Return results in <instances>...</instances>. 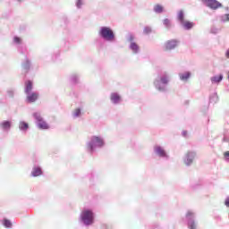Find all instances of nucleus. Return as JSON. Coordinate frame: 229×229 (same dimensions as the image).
<instances>
[{
  "label": "nucleus",
  "mask_w": 229,
  "mask_h": 229,
  "mask_svg": "<svg viewBox=\"0 0 229 229\" xmlns=\"http://www.w3.org/2000/svg\"><path fill=\"white\" fill-rule=\"evenodd\" d=\"M227 80L229 81V72H228V73H227Z\"/></svg>",
  "instance_id": "nucleus-41"
},
{
  "label": "nucleus",
  "mask_w": 229,
  "mask_h": 229,
  "mask_svg": "<svg viewBox=\"0 0 229 229\" xmlns=\"http://www.w3.org/2000/svg\"><path fill=\"white\" fill-rule=\"evenodd\" d=\"M186 224L189 229H197L198 223L196 221V214L192 210H188L185 216Z\"/></svg>",
  "instance_id": "nucleus-4"
},
{
  "label": "nucleus",
  "mask_w": 229,
  "mask_h": 229,
  "mask_svg": "<svg viewBox=\"0 0 229 229\" xmlns=\"http://www.w3.org/2000/svg\"><path fill=\"white\" fill-rule=\"evenodd\" d=\"M225 57H227L229 59V48L225 52Z\"/></svg>",
  "instance_id": "nucleus-40"
},
{
  "label": "nucleus",
  "mask_w": 229,
  "mask_h": 229,
  "mask_svg": "<svg viewBox=\"0 0 229 229\" xmlns=\"http://www.w3.org/2000/svg\"><path fill=\"white\" fill-rule=\"evenodd\" d=\"M191 77V72H184L183 73H179V79L182 82H187Z\"/></svg>",
  "instance_id": "nucleus-12"
},
{
  "label": "nucleus",
  "mask_w": 229,
  "mask_h": 229,
  "mask_svg": "<svg viewBox=\"0 0 229 229\" xmlns=\"http://www.w3.org/2000/svg\"><path fill=\"white\" fill-rule=\"evenodd\" d=\"M89 176L90 185H95L98 180V174H96V173H90Z\"/></svg>",
  "instance_id": "nucleus-17"
},
{
  "label": "nucleus",
  "mask_w": 229,
  "mask_h": 229,
  "mask_svg": "<svg viewBox=\"0 0 229 229\" xmlns=\"http://www.w3.org/2000/svg\"><path fill=\"white\" fill-rule=\"evenodd\" d=\"M129 48L133 54H139L140 50L138 43L135 42V39H133L132 43L129 45Z\"/></svg>",
  "instance_id": "nucleus-14"
},
{
  "label": "nucleus",
  "mask_w": 229,
  "mask_h": 229,
  "mask_svg": "<svg viewBox=\"0 0 229 229\" xmlns=\"http://www.w3.org/2000/svg\"><path fill=\"white\" fill-rule=\"evenodd\" d=\"M19 128H20V130L26 131V130H28V128H30V125L26 122H21L19 124Z\"/></svg>",
  "instance_id": "nucleus-25"
},
{
  "label": "nucleus",
  "mask_w": 229,
  "mask_h": 229,
  "mask_svg": "<svg viewBox=\"0 0 229 229\" xmlns=\"http://www.w3.org/2000/svg\"><path fill=\"white\" fill-rule=\"evenodd\" d=\"M193 27H194L193 21H189L184 20V29H185V30H191V29H193Z\"/></svg>",
  "instance_id": "nucleus-19"
},
{
  "label": "nucleus",
  "mask_w": 229,
  "mask_h": 229,
  "mask_svg": "<svg viewBox=\"0 0 229 229\" xmlns=\"http://www.w3.org/2000/svg\"><path fill=\"white\" fill-rule=\"evenodd\" d=\"M223 140H224L225 142H229V133H225V134H224V139H223Z\"/></svg>",
  "instance_id": "nucleus-34"
},
{
  "label": "nucleus",
  "mask_w": 229,
  "mask_h": 229,
  "mask_svg": "<svg viewBox=\"0 0 229 229\" xmlns=\"http://www.w3.org/2000/svg\"><path fill=\"white\" fill-rule=\"evenodd\" d=\"M104 146H106L105 139L98 135H93L89 142V153L93 155V153L101 149Z\"/></svg>",
  "instance_id": "nucleus-2"
},
{
  "label": "nucleus",
  "mask_w": 229,
  "mask_h": 229,
  "mask_svg": "<svg viewBox=\"0 0 229 229\" xmlns=\"http://www.w3.org/2000/svg\"><path fill=\"white\" fill-rule=\"evenodd\" d=\"M219 32V29H217V27H211V33L212 34H217Z\"/></svg>",
  "instance_id": "nucleus-33"
},
{
  "label": "nucleus",
  "mask_w": 229,
  "mask_h": 229,
  "mask_svg": "<svg viewBox=\"0 0 229 229\" xmlns=\"http://www.w3.org/2000/svg\"><path fill=\"white\" fill-rule=\"evenodd\" d=\"M11 126H12V123L9 121H5L1 123V127L3 128V130H10Z\"/></svg>",
  "instance_id": "nucleus-24"
},
{
  "label": "nucleus",
  "mask_w": 229,
  "mask_h": 229,
  "mask_svg": "<svg viewBox=\"0 0 229 229\" xmlns=\"http://www.w3.org/2000/svg\"><path fill=\"white\" fill-rule=\"evenodd\" d=\"M81 220L84 224H87V211H83L81 215Z\"/></svg>",
  "instance_id": "nucleus-29"
},
{
  "label": "nucleus",
  "mask_w": 229,
  "mask_h": 229,
  "mask_svg": "<svg viewBox=\"0 0 229 229\" xmlns=\"http://www.w3.org/2000/svg\"><path fill=\"white\" fill-rule=\"evenodd\" d=\"M225 160H229V151H225Z\"/></svg>",
  "instance_id": "nucleus-39"
},
{
  "label": "nucleus",
  "mask_w": 229,
  "mask_h": 229,
  "mask_svg": "<svg viewBox=\"0 0 229 229\" xmlns=\"http://www.w3.org/2000/svg\"><path fill=\"white\" fill-rule=\"evenodd\" d=\"M201 2L210 9H218L219 7H223V4L218 0H201Z\"/></svg>",
  "instance_id": "nucleus-8"
},
{
  "label": "nucleus",
  "mask_w": 229,
  "mask_h": 229,
  "mask_svg": "<svg viewBox=\"0 0 229 229\" xmlns=\"http://www.w3.org/2000/svg\"><path fill=\"white\" fill-rule=\"evenodd\" d=\"M152 32V27H149V25H147L143 29V33L144 34H150Z\"/></svg>",
  "instance_id": "nucleus-26"
},
{
  "label": "nucleus",
  "mask_w": 229,
  "mask_h": 229,
  "mask_svg": "<svg viewBox=\"0 0 229 229\" xmlns=\"http://www.w3.org/2000/svg\"><path fill=\"white\" fill-rule=\"evenodd\" d=\"M38 128H40V130H48L49 125L47 124V123L42 120L41 122H38Z\"/></svg>",
  "instance_id": "nucleus-20"
},
{
  "label": "nucleus",
  "mask_w": 229,
  "mask_h": 229,
  "mask_svg": "<svg viewBox=\"0 0 229 229\" xmlns=\"http://www.w3.org/2000/svg\"><path fill=\"white\" fill-rule=\"evenodd\" d=\"M154 153L160 158H165V160L169 159V155L165 151V148H163V146H159V145L154 146Z\"/></svg>",
  "instance_id": "nucleus-7"
},
{
  "label": "nucleus",
  "mask_w": 229,
  "mask_h": 229,
  "mask_svg": "<svg viewBox=\"0 0 229 229\" xmlns=\"http://www.w3.org/2000/svg\"><path fill=\"white\" fill-rule=\"evenodd\" d=\"M134 39H135V37H134L133 34H129V35L127 36V41L130 42V45H131V43H133V40H134Z\"/></svg>",
  "instance_id": "nucleus-27"
},
{
  "label": "nucleus",
  "mask_w": 229,
  "mask_h": 229,
  "mask_svg": "<svg viewBox=\"0 0 229 229\" xmlns=\"http://www.w3.org/2000/svg\"><path fill=\"white\" fill-rule=\"evenodd\" d=\"M224 79L223 73H220V75H215L214 77H211V83L212 84H220Z\"/></svg>",
  "instance_id": "nucleus-15"
},
{
  "label": "nucleus",
  "mask_w": 229,
  "mask_h": 229,
  "mask_svg": "<svg viewBox=\"0 0 229 229\" xmlns=\"http://www.w3.org/2000/svg\"><path fill=\"white\" fill-rule=\"evenodd\" d=\"M163 23L165 29H168V30L172 29V21L171 20H169V18H165L163 20Z\"/></svg>",
  "instance_id": "nucleus-22"
},
{
  "label": "nucleus",
  "mask_w": 229,
  "mask_h": 229,
  "mask_svg": "<svg viewBox=\"0 0 229 229\" xmlns=\"http://www.w3.org/2000/svg\"><path fill=\"white\" fill-rule=\"evenodd\" d=\"M182 137H188V131H187V130H182Z\"/></svg>",
  "instance_id": "nucleus-37"
},
{
  "label": "nucleus",
  "mask_w": 229,
  "mask_h": 229,
  "mask_svg": "<svg viewBox=\"0 0 229 229\" xmlns=\"http://www.w3.org/2000/svg\"><path fill=\"white\" fill-rule=\"evenodd\" d=\"M218 100H219V97L217 93H214L209 97V104H217Z\"/></svg>",
  "instance_id": "nucleus-18"
},
{
  "label": "nucleus",
  "mask_w": 229,
  "mask_h": 229,
  "mask_svg": "<svg viewBox=\"0 0 229 229\" xmlns=\"http://www.w3.org/2000/svg\"><path fill=\"white\" fill-rule=\"evenodd\" d=\"M33 116L35 117L36 120H38V123L42 121V116H40V114L35 113Z\"/></svg>",
  "instance_id": "nucleus-30"
},
{
  "label": "nucleus",
  "mask_w": 229,
  "mask_h": 229,
  "mask_svg": "<svg viewBox=\"0 0 229 229\" xmlns=\"http://www.w3.org/2000/svg\"><path fill=\"white\" fill-rule=\"evenodd\" d=\"M110 100L114 106H119V104H121L123 98H122L121 95H119V93H111Z\"/></svg>",
  "instance_id": "nucleus-9"
},
{
  "label": "nucleus",
  "mask_w": 229,
  "mask_h": 229,
  "mask_svg": "<svg viewBox=\"0 0 229 229\" xmlns=\"http://www.w3.org/2000/svg\"><path fill=\"white\" fill-rule=\"evenodd\" d=\"M81 114V110H80L79 108L75 109L74 112H73L74 117L80 116Z\"/></svg>",
  "instance_id": "nucleus-32"
},
{
  "label": "nucleus",
  "mask_w": 229,
  "mask_h": 229,
  "mask_svg": "<svg viewBox=\"0 0 229 229\" xmlns=\"http://www.w3.org/2000/svg\"><path fill=\"white\" fill-rule=\"evenodd\" d=\"M14 42H15L16 44H21V38L15 37V38H14Z\"/></svg>",
  "instance_id": "nucleus-38"
},
{
  "label": "nucleus",
  "mask_w": 229,
  "mask_h": 229,
  "mask_svg": "<svg viewBox=\"0 0 229 229\" xmlns=\"http://www.w3.org/2000/svg\"><path fill=\"white\" fill-rule=\"evenodd\" d=\"M33 90V82L31 81H27L25 82V94H30Z\"/></svg>",
  "instance_id": "nucleus-16"
},
{
  "label": "nucleus",
  "mask_w": 229,
  "mask_h": 229,
  "mask_svg": "<svg viewBox=\"0 0 229 229\" xmlns=\"http://www.w3.org/2000/svg\"><path fill=\"white\" fill-rule=\"evenodd\" d=\"M32 176H40L42 174V169L40 167H35L31 173Z\"/></svg>",
  "instance_id": "nucleus-23"
},
{
  "label": "nucleus",
  "mask_w": 229,
  "mask_h": 229,
  "mask_svg": "<svg viewBox=\"0 0 229 229\" xmlns=\"http://www.w3.org/2000/svg\"><path fill=\"white\" fill-rule=\"evenodd\" d=\"M4 226H5L6 228H10L12 226V222H10V220H8V219H4Z\"/></svg>",
  "instance_id": "nucleus-28"
},
{
  "label": "nucleus",
  "mask_w": 229,
  "mask_h": 229,
  "mask_svg": "<svg viewBox=\"0 0 229 229\" xmlns=\"http://www.w3.org/2000/svg\"><path fill=\"white\" fill-rule=\"evenodd\" d=\"M27 101L29 103H35V101H37L38 99V93L37 92H33V93H29L27 94Z\"/></svg>",
  "instance_id": "nucleus-13"
},
{
  "label": "nucleus",
  "mask_w": 229,
  "mask_h": 229,
  "mask_svg": "<svg viewBox=\"0 0 229 229\" xmlns=\"http://www.w3.org/2000/svg\"><path fill=\"white\" fill-rule=\"evenodd\" d=\"M171 81L172 74L170 72H161V73L154 79V88L160 93H166Z\"/></svg>",
  "instance_id": "nucleus-1"
},
{
  "label": "nucleus",
  "mask_w": 229,
  "mask_h": 229,
  "mask_svg": "<svg viewBox=\"0 0 229 229\" xmlns=\"http://www.w3.org/2000/svg\"><path fill=\"white\" fill-rule=\"evenodd\" d=\"M178 45H180L179 39H167V41H165L163 48L166 52H171L177 48Z\"/></svg>",
  "instance_id": "nucleus-6"
},
{
  "label": "nucleus",
  "mask_w": 229,
  "mask_h": 229,
  "mask_svg": "<svg viewBox=\"0 0 229 229\" xmlns=\"http://www.w3.org/2000/svg\"><path fill=\"white\" fill-rule=\"evenodd\" d=\"M221 20H222V21H229V13L223 14L221 16Z\"/></svg>",
  "instance_id": "nucleus-31"
},
{
  "label": "nucleus",
  "mask_w": 229,
  "mask_h": 229,
  "mask_svg": "<svg viewBox=\"0 0 229 229\" xmlns=\"http://www.w3.org/2000/svg\"><path fill=\"white\" fill-rule=\"evenodd\" d=\"M96 221V214L93 210L88 208V228L89 226H92Z\"/></svg>",
  "instance_id": "nucleus-10"
},
{
  "label": "nucleus",
  "mask_w": 229,
  "mask_h": 229,
  "mask_svg": "<svg viewBox=\"0 0 229 229\" xmlns=\"http://www.w3.org/2000/svg\"><path fill=\"white\" fill-rule=\"evenodd\" d=\"M225 206L229 208V196H227L225 199Z\"/></svg>",
  "instance_id": "nucleus-35"
},
{
  "label": "nucleus",
  "mask_w": 229,
  "mask_h": 229,
  "mask_svg": "<svg viewBox=\"0 0 229 229\" xmlns=\"http://www.w3.org/2000/svg\"><path fill=\"white\" fill-rule=\"evenodd\" d=\"M98 36L104 39V41H108L109 43H114L116 37L115 32L111 29V27L102 26L98 30Z\"/></svg>",
  "instance_id": "nucleus-3"
},
{
  "label": "nucleus",
  "mask_w": 229,
  "mask_h": 229,
  "mask_svg": "<svg viewBox=\"0 0 229 229\" xmlns=\"http://www.w3.org/2000/svg\"><path fill=\"white\" fill-rule=\"evenodd\" d=\"M197 158V151H187L182 157V160L185 165L188 167L192 165Z\"/></svg>",
  "instance_id": "nucleus-5"
},
{
  "label": "nucleus",
  "mask_w": 229,
  "mask_h": 229,
  "mask_svg": "<svg viewBox=\"0 0 229 229\" xmlns=\"http://www.w3.org/2000/svg\"><path fill=\"white\" fill-rule=\"evenodd\" d=\"M76 4L77 7L81 8V6L83 5V2L81 0H78Z\"/></svg>",
  "instance_id": "nucleus-36"
},
{
  "label": "nucleus",
  "mask_w": 229,
  "mask_h": 229,
  "mask_svg": "<svg viewBox=\"0 0 229 229\" xmlns=\"http://www.w3.org/2000/svg\"><path fill=\"white\" fill-rule=\"evenodd\" d=\"M154 12L160 13L164 12V6L161 5V4H156V5H154Z\"/></svg>",
  "instance_id": "nucleus-21"
},
{
  "label": "nucleus",
  "mask_w": 229,
  "mask_h": 229,
  "mask_svg": "<svg viewBox=\"0 0 229 229\" xmlns=\"http://www.w3.org/2000/svg\"><path fill=\"white\" fill-rule=\"evenodd\" d=\"M177 20H178V21H180L181 25L184 29L185 28V24H184L185 23V13H184L183 9H181L178 12Z\"/></svg>",
  "instance_id": "nucleus-11"
}]
</instances>
